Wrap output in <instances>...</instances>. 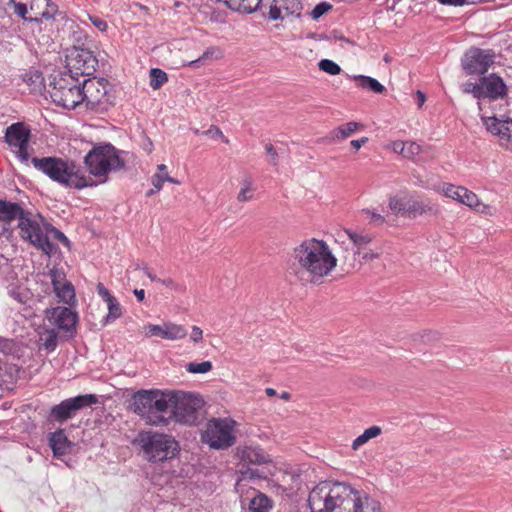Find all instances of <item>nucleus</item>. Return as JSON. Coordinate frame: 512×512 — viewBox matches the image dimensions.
<instances>
[{"label": "nucleus", "instance_id": "1", "mask_svg": "<svg viewBox=\"0 0 512 512\" xmlns=\"http://www.w3.org/2000/svg\"><path fill=\"white\" fill-rule=\"evenodd\" d=\"M312 512H382L380 503L343 482L322 481L309 493Z\"/></svg>", "mask_w": 512, "mask_h": 512}, {"label": "nucleus", "instance_id": "2", "mask_svg": "<svg viewBox=\"0 0 512 512\" xmlns=\"http://www.w3.org/2000/svg\"><path fill=\"white\" fill-rule=\"evenodd\" d=\"M337 266L328 244L316 238L303 240L292 250L289 269L303 284H321Z\"/></svg>", "mask_w": 512, "mask_h": 512}, {"label": "nucleus", "instance_id": "3", "mask_svg": "<svg viewBox=\"0 0 512 512\" xmlns=\"http://www.w3.org/2000/svg\"><path fill=\"white\" fill-rule=\"evenodd\" d=\"M36 169L46 174L50 179L67 187L83 189L94 187L96 183L72 161H64L56 157L32 158Z\"/></svg>", "mask_w": 512, "mask_h": 512}, {"label": "nucleus", "instance_id": "4", "mask_svg": "<svg viewBox=\"0 0 512 512\" xmlns=\"http://www.w3.org/2000/svg\"><path fill=\"white\" fill-rule=\"evenodd\" d=\"M122 152L110 143H102L93 148L84 157L85 168L90 176L96 178L93 181L98 184L106 183L111 172H117L125 167L121 159Z\"/></svg>", "mask_w": 512, "mask_h": 512}, {"label": "nucleus", "instance_id": "5", "mask_svg": "<svg viewBox=\"0 0 512 512\" xmlns=\"http://www.w3.org/2000/svg\"><path fill=\"white\" fill-rule=\"evenodd\" d=\"M48 225L49 223L41 215H33L30 212H26L18 222L21 239L45 255L51 256L56 252V247L48 239Z\"/></svg>", "mask_w": 512, "mask_h": 512}, {"label": "nucleus", "instance_id": "6", "mask_svg": "<svg viewBox=\"0 0 512 512\" xmlns=\"http://www.w3.org/2000/svg\"><path fill=\"white\" fill-rule=\"evenodd\" d=\"M82 84L73 75L60 73L50 82V97L52 101L66 109H74L83 102Z\"/></svg>", "mask_w": 512, "mask_h": 512}, {"label": "nucleus", "instance_id": "7", "mask_svg": "<svg viewBox=\"0 0 512 512\" xmlns=\"http://www.w3.org/2000/svg\"><path fill=\"white\" fill-rule=\"evenodd\" d=\"M235 424L230 418H212L201 431V441L212 449H228L236 442Z\"/></svg>", "mask_w": 512, "mask_h": 512}, {"label": "nucleus", "instance_id": "8", "mask_svg": "<svg viewBox=\"0 0 512 512\" xmlns=\"http://www.w3.org/2000/svg\"><path fill=\"white\" fill-rule=\"evenodd\" d=\"M139 443L144 457L149 462H161L175 456L178 443L169 435L146 432L140 435Z\"/></svg>", "mask_w": 512, "mask_h": 512}, {"label": "nucleus", "instance_id": "9", "mask_svg": "<svg viewBox=\"0 0 512 512\" xmlns=\"http://www.w3.org/2000/svg\"><path fill=\"white\" fill-rule=\"evenodd\" d=\"M203 406V400L195 394L176 392L172 418L184 424H195L198 412Z\"/></svg>", "mask_w": 512, "mask_h": 512}, {"label": "nucleus", "instance_id": "10", "mask_svg": "<svg viewBox=\"0 0 512 512\" xmlns=\"http://www.w3.org/2000/svg\"><path fill=\"white\" fill-rule=\"evenodd\" d=\"M66 63L67 74L77 78L92 75L96 71L98 60L88 49L73 47L66 56Z\"/></svg>", "mask_w": 512, "mask_h": 512}, {"label": "nucleus", "instance_id": "11", "mask_svg": "<svg viewBox=\"0 0 512 512\" xmlns=\"http://www.w3.org/2000/svg\"><path fill=\"white\" fill-rule=\"evenodd\" d=\"M95 403H97V397L93 394L78 395L54 405L50 410V416L53 420L63 423L73 418L79 410Z\"/></svg>", "mask_w": 512, "mask_h": 512}, {"label": "nucleus", "instance_id": "12", "mask_svg": "<svg viewBox=\"0 0 512 512\" xmlns=\"http://www.w3.org/2000/svg\"><path fill=\"white\" fill-rule=\"evenodd\" d=\"M495 57L496 54L492 49L471 47L461 60L462 68L468 75H484L494 63Z\"/></svg>", "mask_w": 512, "mask_h": 512}, {"label": "nucleus", "instance_id": "13", "mask_svg": "<svg viewBox=\"0 0 512 512\" xmlns=\"http://www.w3.org/2000/svg\"><path fill=\"white\" fill-rule=\"evenodd\" d=\"M46 319L52 326L57 327L66 338H73L76 334L78 314L71 308L57 306L45 310Z\"/></svg>", "mask_w": 512, "mask_h": 512}, {"label": "nucleus", "instance_id": "14", "mask_svg": "<svg viewBox=\"0 0 512 512\" xmlns=\"http://www.w3.org/2000/svg\"><path fill=\"white\" fill-rule=\"evenodd\" d=\"M153 394L154 389L139 390L132 395L131 410L143 417L152 425H167L168 418L164 416H153Z\"/></svg>", "mask_w": 512, "mask_h": 512}, {"label": "nucleus", "instance_id": "15", "mask_svg": "<svg viewBox=\"0 0 512 512\" xmlns=\"http://www.w3.org/2000/svg\"><path fill=\"white\" fill-rule=\"evenodd\" d=\"M109 83L104 78H91L84 80L81 86L83 102L86 101L87 107L96 108L109 102L108 99Z\"/></svg>", "mask_w": 512, "mask_h": 512}, {"label": "nucleus", "instance_id": "16", "mask_svg": "<svg viewBox=\"0 0 512 512\" xmlns=\"http://www.w3.org/2000/svg\"><path fill=\"white\" fill-rule=\"evenodd\" d=\"M30 139V130L21 122L14 123L7 127L5 132V141L14 148H17V157L21 162H27L29 159L28 143Z\"/></svg>", "mask_w": 512, "mask_h": 512}, {"label": "nucleus", "instance_id": "17", "mask_svg": "<svg viewBox=\"0 0 512 512\" xmlns=\"http://www.w3.org/2000/svg\"><path fill=\"white\" fill-rule=\"evenodd\" d=\"M486 130L498 137L500 146L512 151V119L497 116L482 117Z\"/></svg>", "mask_w": 512, "mask_h": 512}, {"label": "nucleus", "instance_id": "18", "mask_svg": "<svg viewBox=\"0 0 512 512\" xmlns=\"http://www.w3.org/2000/svg\"><path fill=\"white\" fill-rule=\"evenodd\" d=\"M344 233L347 236V240H341L342 235H338L336 242L341 245L344 253L348 254V252L351 250L353 252V261H355L356 256H360L362 250L371 243L372 238L368 234L358 233L351 230H345Z\"/></svg>", "mask_w": 512, "mask_h": 512}, {"label": "nucleus", "instance_id": "19", "mask_svg": "<svg viewBox=\"0 0 512 512\" xmlns=\"http://www.w3.org/2000/svg\"><path fill=\"white\" fill-rule=\"evenodd\" d=\"M480 87V99L489 98L497 100L505 97L507 94V87L503 79L494 73L481 77Z\"/></svg>", "mask_w": 512, "mask_h": 512}, {"label": "nucleus", "instance_id": "20", "mask_svg": "<svg viewBox=\"0 0 512 512\" xmlns=\"http://www.w3.org/2000/svg\"><path fill=\"white\" fill-rule=\"evenodd\" d=\"M302 5L300 0H272L269 9V19L278 20L288 16L299 17Z\"/></svg>", "mask_w": 512, "mask_h": 512}, {"label": "nucleus", "instance_id": "21", "mask_svg": "<svg viewBox=\"0 0 512 512\" xmlns=\"http://www.w3.org/2000/svg\"><path fill=\"white\" fill-rule=\"evenodd\" d=\"M406 212V217L415 219L424 215L436 216L439 214V208L430 199L420 200L411 196Z\"/></svg>", "mask_w": 512, "mask_h": 512}, {"label": "nucleus", "instance_id": "22", "mask_svg": "<svg viewBox=\"0 0 512 512\" xmlns=\"http://www.w3.org/2000/svg\"><path fill=\"white\" fill-rule=\"evenodd\" d=\"M30 11L33 16H29V22H41L42 19H52L58 12L56 4L50 0H32Z\"/></svg>", "mask_w": 512, "mask_h": 512}, {"label": "nucleus", "instance_id": "23", "mask_svg": "<svg viewBox=\"0 0 512 512\" xmlns=\"http://www.w3.org/2000/svg\"><path fill=\"white\" fill-rule=\"evenodd\" d=\"M48 440L55 458L60 459L61 457L71 453L73 443L67 438L63 429L50 433Z\"/></svg>", "mask_w": 512, "mask_h": 512}, {"label": "nucleus", "instance_id": "24", "mask_svg": "<svg viewBox=\"0 0 512 512\" xmlns=\"http://www.w3.org/2000/svg\"><path fill=\"white\" fill-rule=\"evenodd\" d=\"M176 392L175 391H162L154 389L153 394V416L156 413H166L168 411L173 413V407L175 403ZM172 418V415L170 416Z\"/></svg>", "mask_w": 512, "mask_h": 512}, {"label": "nucleus", "instance_id": "25", "mask_svg": "<svg viewBox=\"0 0 512 512\" xmlns=\"http://www.w3.org/2000/svg\"><path fill=\"white\" fill-rule=\"evenodd\" d=\"M98 295L107 303L108 315L106 321H114L122 315V308L117 299L110 294L109 290L102 284H97Z\"/></svg>", "mask_w": 512, "mask_h": 512}, {"label": "nucleus", "instance_id": "26", "mask_svg": "<svg viewBox=\"0 0 512 512\" xmlns=\"http://www.w3.org/2000/svg\"><path fill=\"white\" fill-rule=\"evenodd\" d=\"M462 194L463 195L460 202L461 204H464L482 214H492L491 207L487 204L482 203L474 192L468 190L467 188H464Z\"/></svg>", "mask_w": 512, "mask_h": 512}, {"label": "nucleus", "instance_id": "27", "mask_svg": "<svg viewBox=\"0 0 512 512\" xmlns=\"http://www.w3.org/2000/svg\"><path fill=\"white\" fill-rule=\"evenodd\" d=\"M26 211L17 203L0 200V220L10 222L13 219L21 220Z\"/></svg>", "mask_w": 512, "mask_h": 512}, {"label": "nucleus", "instance_id": "28", "mask_svg": "<svg viewBox=\"0 0 512 512\" xmlns=\"http://www.w3.org/2000/svg\"><path fill=\"white\" fill-rule=\"evenodd\" d=\"M218 2L223 3L229 9L240 12L250 14L256 11L261 3V0H217Z\"/></svg>", "mask_w": 512, "mask_h": 512}, {"label": "nucleus", "instance_id": "29", "mask_svg": "<svg viewBox=\"0 0 512 512\" xmlns=\"http://www.w3.org/2000/svg\"><path fill=\"white\" fill-rule=\"evenodd\" d=\"M359 129H363V125L361 123L351 121L333 129L330 132L329 137L332 141L339 142L350 137Z\"/></svg>", "mask_w": 512, "mask_h": 512}, {"label": "nucleus", "instance_id": "30", "mask_svg": "<svg viewBox=\"0 0 512 512\" xmlns=\"http://www.w3.org/2000/svg\"><path fill=\"white\" fill-rule=\"evenodd\" d=\"M411 195L401 194L390 197L389 199V209L396 215H400L406 217L407 212L406 209L408 207V202L410 201Z\"/></svg>", "mask_w": 512, "mask_h": 512}, {"label": "nucleus", "instance_id": "31", "mask_svg": "<svg viewBox=\"0 0 512 512\" xmlns=\"http://www.w3.org/2000/svg\"><path fill=\"white\" fill-rule=\"evenodd\" d=\"M272 508V500L263 493H256L250 500L249 510L251 512H269Z\"/></svg>", "mask_w": 512, "mask_h": 512}, {"label": "nucleus", "instance_id": "32", "mask_svg": "<svg viewBox=\"0 0 512 512\" xmlns=\"http://www.w3.org/2000/svg\"><path fill=\"white\" fill-rule=\"evenodd\" d=\"M353 79L358 83L359 87L369 89L374 93L382 94L386 91V88L375 78L365 75H356Z\"/></svg>", "mask_w": 512, "mask_h": 512}, {"label": "nucleus", "instance_id": "33", "mask_svg": "<svg viewBox=\"0 0 512 512\" xmlns=\"http://www.w3.org/2000/svg\"><path fill=\"white\" fill-rule=\"evenodd\" d=\"M39 341L45 350L49 352L54 351L58 345V333L56 329H46L40 334Z\"/></svg>", "mask_w": 512, "mask_h": 512}, {"label": "nucleus", "instance_id": "34", "mask_svg": "<svg viewBox=\"0 0 512 512\" xmlns=\"http://www.w3.org/2000/svg\"><path fill=\"white\" fill-rule=\"evenodd\" d=\"M243 457L254 464L269 462L268 455L262 449L256 447H247L243 452Z\"/></svg>", "mask_w": 512, "mask_h": 512}, {"label": "nucleus", "instance_id": "35", "mask_svg": "<svg viewBox=\"0 0 512 512\" xmlns=\"http://www.w3.org/2000/svg\"><path fill=\"white\" fill-rule=\"evenodd\" d=\"M382 430L379 426H371L359 435L352 443V448L358 450L362 445L370 439L376 438L381 434Z\"/></svg>", "mask_w": 512, "mask_h": 512}, {"label": "nucleus", "instance_id": "36", "mask_svg": "<svg viewBox=\"0 0 512 512\" xmlns=\"http://www.w3.org/2000/svg\"><path fill=\"white\" fill-rule=\"evenodd\" d=\"M54 292L59 300L65 304L70 305L75 300V290L70 282H66L65 284L57 287L54 289Z\"/></svg>", "mask_w": 512, "mask_h": 512}, {"label": "nucleus", "instance_id": "37", "mask_svg": "<svg viewBox=\"0 0 512 512\" xmlns=\"http://www.w3.org/2000/svg\"><path fill=\"white\" fill-rule=\"evenodd\" d=\"M255 192V188L253 186V181L250 177H246L242 181V187L237 195V200L239 202H248L253 199Z\"/></svg>", "mask_w": 512, "mask_h": 512}, {"label": "nucleus", "instance_id": "38", "mask_svg": "<svg viewBox=\"0 0 512 512\" xmlns=\"http://www.w3.org/2000/svg\"><path fill=\"white\" fill-rule=\"evenodd\" d=\"M165 339L167 340H180L187 336V330L175 323H166Z\"/></svg>", "mask_w": 512, "mask_h": 512}, {"label": "nucleus", "instance_id": "39", "mask_svg": "<svg viewBox=\"0 0 512 512\" xmlns=\"http://www.w3.org/2000/svg\"><path fill=\"white\" fill-rule=\"evenodd\" d=\"M464 188L463 186L444 183L439 187L438 191H441L448 198L461 202Z\"/></svg>", "mask_w": 512, "mask_h": 512}, {"label": "nucleus", "instance_id": "40", "mask_svg": "<svg viewBox=\"0 0 512 512\" xmlns=\"http://www.w3.org/2000/svg\"><path fill=\"white\" fill-rule=\"evenodd\" d=\"M168 81L166 72L159 68L150 70V86L153 90H158L164 83Z\"/></svg>", "mask_w": 512, "mask_h": 512}, {"label": "nucleus", "instance_id": "41", "mask_svg": "<svg viewBox=\"0 0 512 512\" xmlns=\"http://www.w3.org/2000/svg\"><path fill=\"white\" fill-rule=\"evenodd\" d=\"M396 147H401L400 153L406 158H414L421 152V146L415 142H397Z\"/></svg>", "mask_w": 512, "mask_h": 512}, {"label": "nucleus", "instance_id": "42", "mask_svg": "<svg viewBox=\"0 0 512 512\" xmlns=\"http://www.w3.org/2000/svg\"><path fill=\"white\" fill-rule=\"evenodd\" d=\"M158 172L152 176L151 182L156 191H160L167 180L168 172L165 164L157 166Z\"/></svg>", "mask_w": 512, "mask_h": 512}, {"label": "nucleus", "instance_id": "43", "mask_svg": "<svg viewBox=\"0 0 512 512\" xmlns=\"http://www.w3.org/2000/svg\"><path fill=\"white\" fill-rule=\"evenodd\" d=\"M212 367L210 361H203L201 363L191 362L186 365V370L193 374H204L211 371Z\"/></svg>", "mask_w": 512, "mask_h": 512}, {"label": "nucleus", "instance_id": "44", "mask_svg": "<svg viewBox=\"0 0 512 512\" xmlns=\"http://www.w3.org/2000/svg\"><path fill=\"white\" fill-rule=\"evenodd\" d=\"M143 329L146 337L159 336L165 339L166 323L163 325L148 324Z\"/></svg>", "mask_w": 512, "mask_h": 512}, {"label": "nucleus", "instance_id": "45", "mask_svg": "<svg viewBox=\"0 0 512 512\" xmlns=\"http://www.w3.org/2000/svg\"><path fill=\"white\" fill-rule=\"evenodd\" d=\"M47 235H48L49 240L52 237V238L56 239L57 241H59L60 243H62L64 246H66V247L70 246V241L65 236V234L63 232H61L60 230H58L57 228H55L54 226H52L50 223L48 225Z\"/></svg>", "mask_w": 512, "mask_h": 512}, {"label": "nucleus", "instance_id": "46", "mask_svg": "<svg viewBox=\"0 0 512 512\" xmlns=\"http://www.w3.org/2000/svg\"><path fill=\"white\" fill-rule=\"evenodd\" d=\"M319 68L320 70L330 74V75H337L341 72L340 66L335 63L332 60L329 59H323L319 62Z\"/></svg>", "mask_w": 512, "mask_h": 512}, {"label": "nucleus", "instance_id": "47", "mask_svg": "<svg viewBox=\"0 0 512 512\" xmlns=\"http://www.w3.org/2000/svg\"><path fill=\"white\" fill-rule=\"evenodd\" d=\"M49 277L51 279L53 289H56L67 282L65 273L55 268L49 271Z\"/></svg>", "mask_w": 512, "mask_h": 512}, {"label": "nucleus", "instance_id": "48", "mask_svg": "<svg viewBox=\"0 0 512 512\" xmlns=\"http://www.w3.org/2000/svg\"><path fill=\"white\" fill-rule=\"evenodd\" d=\"M9 5H12L14 9V13L17 14L25 21H29V16H27V6L24 3L19 2V0H9Z\"/></svg>", "mask_w": 512, "mask_h": 512}, {"label": "nucleus", "instance_id": "49", "mask_svg": "<svg viewBox=\"0 0 512 512\" xmlns=\"http://www.w3.org/2000/svg\"><path fill=\"white\" fill-rule=\"evenodd\" d=\"M331 8L332 5L328 2H320L313 8V10L310 12V15L314 20H317L325 13H327Z\"/></svg>", "mask_w": 512, "mask_h": 512}, {"label": "nucleus", "instance_id": "50", "mask_svg": "<svg viewBox=\"0 0 512 512\" xmlns=\"http://www.w3.org/2000/svg\"><path fill=\"white\" fill-rule=\"evenodd\" d=\"M15 351V342L0 336V352L4 355H10Z\"/></svg>", "mask_w": 512, "mask_h": 512}, {"label": "nucleus", "instance_id": "51", "mask_svg": "<svg viewBox=\"0 0 512 512\" xmlns=\"http://www.w3.org/2000/svg\"><path fill=\"white\" fill-rule=\"evenodd\" d=\"M480 81L478 83L466 82L463 84V92L467 94H472L474 98L480 99Z\"/></svg>", "mask_w": 512, "mask_h": 512}, {"label": "nucleus", "instance_id": "52", "mask_svg": "<svg viewBox=\"0 0 512 512\" xmlns=\"http://www.w3.org/2000/svg\"><path fill=\"white\" fill-rule=\"evenodd\" d=\"M214 53V49H207L199 58L190 61L188 66L190 67H198L199 64H203L207 59H209Z\"/></svg>", "mask_w": 512, "mask_h": 512}, {"label": "nucleus", "instance_id": "53", "mask_svg": "<svg viewBox=\"0 0 512 512\" xmlns=\"http://www.w3.org/2000/svg\"><path fill=\"white\" fill-rule=\"evenodd\" d=\"M265 151L270 156V163L273 166H277L278 165V153L275 150V148L273 147V145L270 143H267L265 145Z\"/></svg>", "mask_w": 512, "mask_h": 512}, {"label": "nucleus", "instance_id": "54", "mask_svg": "<svg viewBox=\"0 0 512 512\" xmlns=\"http://www.w3.org/2000/svg\"><path fill=\"white\" fill-rule=\"evenodd\" d=\"M159 283H161L171 289H174L175 291H178V292L185 291V286L174 282L173 279H171V278L161 279V281Z\"/></svg>", "mask_w": 512, "mask_h": 512}, {"label": "nucleus", "instance_id": "55", "mask_svg": "<svg viewBox=\"0 0 512 512\" xmlns=\"http://www.w3.org/2000/svg\"><path fill=\"white\" fill-rule=\"evenodd\" d=\"M203 134L210 135L213 138H223L224 142L228 143V139L224 137L222 131L216 126H211L208 130L204 131Z\"/></svg>", "mask_w": 512, "mask_h": 512}, {"label": "nucleus", "instance_id": "56", "mask_svg": "<svg viewBox=\"0 0 512 512\" xmlns=\"http://www.w3.org/2000/svg\"><path fill=\"white\" fill-rule=\"evenodd\" d=\"M190 338L194 343L202 342L203 340V331L198 326H193L190 334Z\"/></svg>", "mask_w": 512, "mask_h": 512}, {"label": "nucleus", "instance_id": "57", "mask_svg": "<svg viewBox=\"0 0 512 512\" xmlns=\"http://www.w3.org/2000/svg\"><path fill=\"white\" fill-rule=\"evenodd\" d=\"M380 254L377 252H373L372 250H367L366 248L362 250V253L359 258H361L364 261H373L377 258H379Z\"/></svg>", "mask_w": 512, "mask_h": 512}, {"label": "nucleus", "instance_id": "58", "mask_svg": "<svg viewBox=\"0 0 512 512\" xmlns=\"http://www.w3.org/2000/svg\"><path fill=\"white\" fill-rule=\"evenodd\" d=\"M364 213L369 215L371 220L375 224L381 225V224H383L385 222V218L381 214L376 213L375 211H371L369 209H366V210H364Z\"/></svg>", "mask_w": 512, "mask_h": 512}, {"label": "nucleus", "instance_id": "59", "mask_svg": "<svg viewBox=\"0 0 512 512\" xmlns=\"http://www.w3.org/2000/svg\"><path fill=\"white\" fill-rule=\"evenodd\" d=\"M92 24L98 28L100 31H105L107 29V22L104 21L103 19H101L100 17H97V16H89Z\"/></svg>", "mask_w": 512, "mask_h": 512}, {"label": "nucleus", "instance_id": "60", "mask_svg": "<svg viewBox=\"0 0 512 512\" xmlns=\"http://www.w3.org/2000/svg\"><path fill=\"white\" fill-rule=\"evenodd\" d=\"M9 295L19 303H24L26 301V295L21 293L20 291L14 289L10 290Z\"/></svg>", "mask_w": 512, "mask_h": 512}, {"label": "nucleus", "instance_id": "61", "mask_svg": "<svg viewBox=\"0 0 512 512\" xmlns=\"http://www.w3.org/2000/svg\"><path fill=\"white\" fill-rule=\"evenodd\" d=\"M367 142H368V138L367 137H362L361 139L352 140L350 142V144L354 148L355 151H358Z\"/></svg>", "mask_w": 512, "mask_h": 512}, {"label": "nucleus", "instance_id": "62", "mask_svg": "<svg viewBox=\"0 0 512 512\" xmlns=\"http://www.w3.org/2000/svg\"><path fill=\"white\" fill-rule=\"evenodd\" d=\"M441 4L451 5V6H462L467 0H438Z\"/></svg>", "mask_w": 512, "mask_h": 512}, {"label": "nucleus", "instance_id": "63", "mask_svg": "<svg viewBox=\"0 0 512 512\" xmlns=\"http://www.w3.org/2000/svg\"><path fill=\"white\" fill-rule=\"evenodd\" d=\"M143 272L147 275V277L154 282H160L161 279L158 278L147 266L143 267Z\"/></svg>", "mask_w": 512, "mask_h": 512}, {"label": "nucleus", "instance_id": "64", "mask_svg": "<svg viewBox=\"0 0 512 512\" xmlns=\"http://www.w3.org/2000/svg\"><path fill=\"white\" fill-rule=\"evenodd\" d=\"M133 293L139 302H142L145 299V291L143 289H135Z\"/></svg>", "mask_w": 512, "mask_h": 512}]
</instances>
